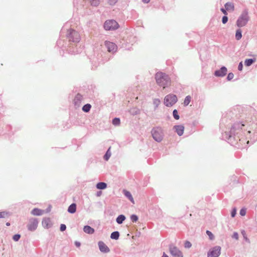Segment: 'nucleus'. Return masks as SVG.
I'll return each mask as SVG.
<instances>
[{"mask_svg":"<svg viewBox=\"0 0 257 257\" xmlns=\"http://www.w3.org/2000/svg\"><path fill=\"white\" fill-rule=\"evenodd\" d=\"M246 125L245 123L235 122L231 125V127L226 128L224 132L222 133V139L227 141L231 145L236 148L241 147L240 144L243 142V138L241 137L242 133V127Z\"/></svg>","mask_w":257,"mask_h":257,"instance_id":"obj_1","label":"nucleus"},{"mask_svg":"<svg viewBox=\"0 0 257 257\" xmlns=\"http://www.w3.org/2000/svg\"><path fill=\"white\" fill-rule=\"evenodd\" d=\"M157 83L163 88L168 87L171 84V79L168 75L162 72H158L155 75Z\"/></svg>","mask_w":257,"mask_h":257,"instance_id":"obj_2","label":"nucleus"},{"mask_svg":"<svg viewBox=\"0 0 257 257\" xmlns=\"http://www.w3.org/2000/svg\"><path fill=\"white\" fill-rule=\"evenodd\" d=\"M244 134L246 139H249L251 143H254L257 140V124L252 123L250 130Z\"/></svg>","mask_w":257,"mask_h":257,"instance_id":"obj_3","label":"nucleus"},{"mask_svg":"<svg viewBox=\"0 0 257 257\" xmlns=\"http://www.w3.org/2000/svg\"><path fill=\"white\" fill-rule=\"evenodd\" d=\"M66 36L69 42L74 43H78L80 40V36L78 32L72 29L68 30Z\"/></svg>","mask_w":257,"mask_h":257,"instance_id":"obj_4","label":"nucleus"},{"mask_svg":"<svg viewBox=\"0 0 257 257\" xmlns=\"http://www.w3.org/2000/svg\"><path fill=\"white\" fill-rule=\"evenodd\" d=\"M248 20V12L245 10L242 12L240 16L238 17L236 25L239 28L244 27L247 23Z\"/></svg>","mask_w":257,"mask_h":257,"instance_id":"obj_5","label":"nucleus"},{"mask_svg":"<svg viewBox=\"0 0 257 257\" xmlns=\"http://www.w3.org/2000/svg\"><path fill=\"white\" fill-rule=\"evenodd\" d=\"M153 138L157 142H161L164 137L163 130L160 127H154L151 131Z\"/></svg>","mask_w":257,"mask_h":257,"instance_id":"obj_6","label":"nucleus"},{"mask_svg":"<svg viewBox=\"0 0 257 257\" xmlns=\"http://www.w3.org/2000/svg\"><path fill=\"white\" fill-rule=\"evenodd\" d=\"M178 101L177 96L174 94H170L165 97L164 103L167 107H171Z\"/></svg>","mask_w":257,"mask_h":257,"instance_id":"obj_7","label":"nucleus"},{"mask_svg":"<svg viewBox=\"0 0 257 257\" xmlns=\"http://www.w3.org/2000/svg\"><path fill=\"white\" fill-rule=\"evenodd\" d=\"M103 27L105 30L112 31L117 29L119 25L116 21L109 20L105 22Z\"/></svg>","mask_w":257,"mask_h":257,"instance_id":"obj_8","label":"nucleus"},{"mask_svg":"<svg viewBox=\"0 0 257 257\" xmlns=\"http://www.w3.org/2000/svg\"><path fill=\"white\" fill-rule=\"evenodd\" d=\"M234 114V113L232 111H229L226 113L223 114L220 123V127L222 130V131H224L223 128L224 126H225V123L227 122V119H231L232 118L233 119V116Z\"/></svg>","mask_w":257,"mask_h":257,"instance_id":"obj_9","label":"nucleus"},{"mask_svg":"<svg viewBox=\"0 0 257 257\" xmlns=\"http://www.w3.org/2000/svg\"><path fill=\"white\" fill-rule=\"evenodd\" d=\"M169 251L171 254L174 257H183V253L176 246L171 244L169 246Z\"/></svg>","mask_w":257,"mask_h":257,"instance_id":"obj_10","label":"nucleus"},{"mask_svg":"<svg viewBox=\"0 0 257 257\" xmlns=\"http://www.w3.org/2000/svg\"><path fill=\"white\" fill-rule=\"evenodd\" d=\"M221 253V247L215 246L212 247L207 253V257H218Z\"/></svg>","mask_w":257,"mask_h":257,"instance_id":"obj_11","label":"nucleus"},{"mask_svg":"<svg viewBox=\"0 0 257 257\" xmlns=\"http://www.w3.org/2000/svg\"><path fill=\"white\" fill-rule=\"evenodd\" d=\"M38 224V220L36 218L32 219L30 220L29 223L27 225L28 229L31 231H35Z\"/></svg>","mask_w":257,"mask_h":257,"instance_id":"obj_12","label":"nucleus"},{"mask_svg":"<svg viewBox=\"0 0 257 257\" xmlns=\"http://www.w3.org/2000/svg\"><path fill=\"white\" fill-rule=\"evenodd\" d=\"M105 46L109 52L114 53L116 51L117 47L116 45L109 41L105 42Z\"/></svg>","mask_w":257,"mask_h":257,"instance_id":"obj_13","label":"nucleus"},{"mask_svg":"<svg viewBox=\"0 0 257 257\" xmlns=\"http://www.w3.org/2000/svg\"><path fill=\"white\" fill-rule=\"evenodd\" d=\"M227 69L226 67L222 66L220 69L216 70L214 73V75L216 77H222L227 74Z\"/></svg>","mask_w":257,"mask_h":257,"instance_id":"obj_14","label":"nucleus"},{"mask_svg":"<svg viewBox=\"0 0 257 257\" xmlns=\"http://www.w3.org/2000/svg\"><path fill=\"white\" fill-rule=\"evenodd\" d=\"M98 245L100 251L103 253H108L110 251L109 247L102 241L98 242Z\"/></svg>","mask_w":257,"mask_h":257,"instance_id":"obj_15","label":"nucleus"},{"mask_svg":"<svg viewBox=\"0 0 257 257\" xmlns=\"http://www.w3.org/2000/svg\"><path fill=\"white\" fill-rule=\"evenodd\" d=\"M83 97L82 96L79 94L78 93L75 97L73 102L74 104L76 107H79L80 106V103L81 102V101L82 100Z\"/></svg>","mask_w":257,"mask_h":257,"instance_id":"obj_16","label":"nucleus"},{"mask_svg":"<svg viewBox=\"0 0 257 257\" xmlns=\"http://www.w3.org/2000/svg\"><path fill=\"white\" fill-rule=\"evenodd\" d=\"M175 132L179 136H181L184 133V127L182 125H176L174 126Z\"/></svg>","mask_w":257,"mask_h":257,"instance_id":"obj_17","label":"nucleus"},{"mask_svg":"<svg viewBox=\"0 0 257 257\" xmlns=\"http://www.w3.org/2000/svg\"><path fill=\"white\" fill-rule=\"evenodd\" d=\"M81 48L78 49L77 48H71V46H70L67 50L69 53L75 55L81 53Z\"/></svg>","mask_w":257,"mask_h":257,"instance_id":"obj_18","label":"nucleus"},{"mask_svg":"<svg viewBox=\"0 0 257 257\" xmlns=\"http://www.w3.org/2000/svg\"><path fill=\"white\" fill-rule=\"evenodd\" d=\"M42 223L43 226L46 228H49L51 226V220L49 218L43 219Z\"/></svg>","mask_w":257,"mask_h":257,"instance_id":"obj_19","label":"nucleus"},{"mask_svg":"<svg viewBox=\"0 0 257 257\" xmlns=\"http://www.w3.org/2000/svg\"><path fill=\"white\" fill-rule=\"evenodd\" d=\"M83 231L89 234H92L94 232V229L89 225H85L83 227Z\"/></svg>","mask_w":257,"mask_h":257,"instance_id":"obj_20","label":"nucleus"},{"mask_svg":"<svg viewBox=\"0 0 257 257\" xmlns=\"http://www.w3.org/2000/svg\"><path fill=\"white\" fill-rule=\"evenodd\" d=\"M224 7L228 11L233 12L234 10V4L231 2H227L224 5Z\"/></svg>","mask_w":257,"mask_h":257,"instance_id":"obj_21","label":"nucleus"},{"mask_svg":"<svg viewBox=\"0 0 257 257\" xmlns=\"http://www.w3.org/2000/svg\"><path fill=\"white\" fill-rule=\"evenodd\" d=\"M44 211L40 209L35 208L31 211V213L34 215L40 216L41 215Z\"/></svg>","mask_w":257,"mask_h":257,"instance_id":"obj_22","label":"nucleus"},{"mask_svg":"<svg viewBox=\"0 0 257 257\" xmlns=\"http://www.w3.org/2000/svg\"><path fill=\"white\" fill-rule=\"evenodd\" d=\"M67 211L70 213H71V214L74 213L76 211V204L74 203H72L68 207Z\"/></svg>","mask_w":257,"mask_h":257,"instance_id":"obj_23","label":"nucleus"},{"mask_svg":"<svg viewBox=\"0 0 257 257\" xmlns=\"http://www.w3.org/2000/svg\"><path fill=\"white\" fill-rule=\"evenodd\" d=\"M96 187L98 189L103 190L106 188L107 184L105 182H98V183H97Z\"/></svg>","mask_w":257,"mask_h":257,"instance_id":"obj_24","label":"nucleus"},{"mask_svg":"<svg viewBox=\"0 0 257 257\" xmlns=\"http://www.w3.org/2000/svg\"><path fill=\"white\" fill-rule=\"evenodd\" d=\"M123 194L125 197L129 199V200H130L133 203H135L134 198L130 192L126 190H123Z\"/></svg>","mask_w":257,"mask_h":257,"instance_id":"obj_25","label":"nucleus"},{"mask_svg":"<svg viewBox=\"0 0 257 257\" xmlns=\"http://www.w3.org/2000/svg\"><path fill=\"white\" fill-rule=\"evenodd\" d=\"M125 219L126 217L124 215L120 214L118 215L116 218V221L118 224H120L122 223V222L125 220Z\"/></svg>","mask_w":257,"mask_h":257,"instance_id":"obj_26","label":"nucleus"},{"mask_svg":"<svg viewBox=\"0 0 257 257\" xmlns=\"http://www.w3.org/2000/svg\"><path fill=\"white\" fill-rule=\"evenodd\" d=\"M86 1L88 2L91 6L95 7L98 6L100 3V0H86Z\"/></svg>","mask_w":257,"mask_h":257,"instance_id":"obj_27","label":"nucleus"},{"mask_svg":"<svg viewBox=\"0 0 257 257\" xmlns=\"http://www.w3.org/2000/svg\"><path fill=\"white\" fill-rule=\"evenodd\" d=\"M119 232L117 231L112 232L110 235V238L112 239L117 240L119 238Z\"/></svg>","mask_w":257,"mask_h":257,"instance_id":"obj_28","label":"nucleus"},{"mask_svg":"<svg viewBox=\"0 0 257 257\" xmlns=\"http://www.w3.org/2000/svg\"><path fill=\"white\" fill-rule=\"evenodd\" d=\"M255 61V59L254 58L247 59L244 61V65L246 66H249L252 65Z\"/></svg>","mask_w":257,"mask_h":257,"instance_id":"obj_29","label":"nucleus"},{"mask_svg":"<svg viewBox=\"0 0 257 257\" xmlns=\"http://www.w3.org/2000/svg\"><path fill=\"white\" fill-rule=\"evenodd\" d=\"M242 38V31L240 29H238L236 31L235 39L237 40H239Z\"/></svg>","mask_w":257,"mask_h":257,"instance_id":"obj_30","label":"nucleus"},{"mask_svg":"<svg viewBox=\"0 0 257 257\" xmlns=\"http://www.w3.org/2000/svg\"><path fill=\"white\" fill-rule=\"evenodd\" d=\"M91 108V105L89 103H87L83 106L82 109L84 112H88L90 111Z\"/></svg>","mask_w":257,"mask_h":257,"instance_id":"obj_31","label":"nucleus"},{"mask_svg":"<svg viewBox=\"0 0 257 257\" xmlns=\"http://www.w3.org/2000/svg\"><path fill=\"white\" fill-rule=\"evenodd\" d=\"M110 147H109L108 150H107L106 152L105 153V155L103 156V159L105 161L108 160V159L110 158L111 156V152L110 151Z\"/></svg>","mask_w":257,"mask_h":257,"instance_id":"obj_32","label":"nucleus"},{"mask_svg":"<svg viewBox=\"0 0 257 257\" xmlns=\"http://www.w3.org/2000/svg\"><path fill=\"white\" fill-rule=\"evenodd\" d=\"M191 97L190 95H187V96H186L183 102L184 105L185 106L188 105L191 101Z\"/></svg>","mask_w":257,"mask_h":257,"instance_id":"obj_33","label":"nucleus"},{"mask_svg":"<svg viewBox=\"0 0 257 257\" xmlns=\"http://www.w3.org/2000/svg\"><path fill=\"white\" fill-rule=\"evenodd\" d=\"M120 123V120L119 118L115 117L112 120V123L115 126L119 125Z\"/></svg>","mask_w":257,"mask_h":257,"instance_id":"obj_34","label":"nucleus"},{"mask_svg":"<svg viewBox=\"0 0 257 257\" xmlns=\"http://www.w3.org/2000/svg\"><path fill=\"white\" fill-rule=\"evenodd\" d=\"M160 100L158 98H155L153 100V104L155 105V110L156 109L160 104Z\"/></svg>","mask_w":257,"mask_h":257,"instance_id":"obj_35","label":"nucleus"},{"mask_svg":"<svg viewBox=\"0 0 257 257\" xmlns=\"http://www.w3.org/2000/svg\"><path fill=\"white\" fill-rule=\"evenodd\" d=\"M10 213L7 211L0 212V218H4L9 216Z\"/></svg>","mask_w":257,"mask_h":257,"instance_id":"obj_36","label":"nucleus"},{"mask_svg":"<svg viewBox=\"0 0 257 257\" xmlns=\"http://www.w3.org/2000/svg\"><path fill=\"white\" fill-rule=\"evenodd\" d=\"M173 117L174 118L176 119V120H178L180 118V116L178 114V111L177 109H174L173 111Z\"/></svg>","mask_w":257,"mask_h":257,"instance_id":"obj_37","label":"nucleus"},{"mask_svg":"<svg viewBox=\"0 0 257 257\" xmlns=\"http://www.w3.org/2000/svg\"><path fill=\"white\" fill-rule=\"evenodd\" d=\"M138 217L136 214H132L131 216V219L133 222H136L138 220Z\"/></svg>","mask_w":257,"mask_h":257,"instance_id":"obj_38","label":"nucleus"},{"mask_svg":"<svg viewBox=\"0 0 257 257\" xmlns=\"http://www.w3.org/2000/svg\"><path fill=\"white\" fill-rule=\"evenodd\" d=\"M206 233L210 240H213L214 238V236L211 231L207 230Z\"/></svg>","mask_w":257,"mask_h":257,"instance_id":"obj_39","label":"nucleus"},{"mask_svg":"<svg viewBox=\"0 0 257 257\" xmlns=\"http://www.w3.org/2000/svg\"><path fill=\"white\" fill-rule=\"evenodd\" d=\"M21 238V235L20 234H16L13 236V239L15 241H18Z\"/></svg>","mask_w":257,"mask_h":257,"instance_id":"obj_40","label":"nucleus"},{"mask_svg":"<svg viewBox=\"0 0 257 257\" xmlns=\"http://www.w3.org/2000/svg\"><path fill=\"white\" fill-rule=\"evenodd\" d=\"M233 77H234L233 73L232 72H230L228 74L227 76L226 77V79L228 81H230L231 80H232L233 78Z\"/></svg>","mask_w":257,"mask_h":257,"instance_id":"obj_41","label":"nucleus"},{"mask_svg":"<svg viewBox=\"0 0 257 257\" xmlns=\"http://www.w3.org/2000/svg\"><path fill=\"white\" fill-rule=\"evenodd\" d=\"M192 244L188 240H186L184 243V247L186 248H189L191 247Z\"/></svg>","mask_w":257,"mask_h":257,"instance_id":"obj_42","label":"nucleus"},{"mask_svg":"<svg viewBox=\"0 0 257 257\" xmlns=\"http://www.w3.org/2000/svg\"><path fill=\"white\" fill-rule=\"evenodd\" d=\"M228 20V18L227 16H223L222 18V23L223 24H226Z\"/></svg>","mask_w":257,"mask_h":257,"instance_id":"obj_43","label":"nucleus"},{"mask_svg":"<svg viewBox=\"0 0 257 257\" xmlns=\"http://www.w3.org/2000/svg\"><path fill=\"white\" fill-rule=\"evenodd\" d=\"M236 214V209L235 208H233L231 211V216L232 217H234Z\"/></svg>","mask_w":257,"mask_h":257,"instance_id":"obj_44","label":"nucleus"},{"mask_svg":"<svg viewBox=\"0 0 257 257\" xmlns=\"http://www.w3.org/2000/svg\"><path fill=\"white\" fill-rule=\"evenodd\" d=\"M239 213L241 216H244L246 214V209L244 208L241 209Z\"/></svg>","mask_w":257,"mask_h":257,"instance_id":"obj_45","label":"nucleus"},{"mask_svg":"<svg viewBox=\"0 0 257 257\" xmlns=\"http://www.w3.org/2000/svg\"><path fill=\"white\" fill-rule=\"evenodd\" d=\"M66 229V226L64 224H61L60 227V230L61 231H64Z\"/></svg>","mask_w":257,"mask_h":257,"instance_id":"obj_46","label":"nucleus"},{"mask_svg":"<svg viewBox=\"0 0 257 257\" xmlns=\"http://www.w3.org/2000/svg\"><path fill=\"white\" fill-rule=\"evenodd\" d=\"M117 2V0H108V4L111 6L114 5Z\"/></svg>","mask_w":257,"mask_h":257,"instance_id":"obj_47","label":"nucleus"},{"mask_svg":"<svg viewBox=\"0 0 257 257\" xmlns=\"http://www.w3.org/2000/svg\"><path fill=\"white\" fill-rule=\"evenodd\" d=\"M232 237L233 238H234V239H236V240L238 239V233L236 232H234L233 233L232 235Z\"/></svg>","mask_w":257,"mask_h":257,"instance_id":"obj_48","label":"nucleus"},{"mask_svg":"<svg viewBox=\"0 0 257 257\" xmlns=\"http://www.w3.org/2000/svg\"><path fill=\"white\" fill-rule=\"evenodd\" d=\"M220 11L222 12V13L224 15V16H227V11H228L227 10H226V9L224 8H221L220 9Z\"/></svg>","mask_w":257,"mask_h":257,"instance_id":"obj_49","label":"nucleus"},{"mask_svg":"<svg viewBox=\"0 0 257 257\" xmlns=\"http://www.w3.org/2000/svg\"><path fill=\"white\" fill-rule=\"evenodd\" d=\"M242 69H243V64H242V62H240L239 64H238V70L240 71H242Z\"/></svg>","mask_w":257,"mask_h":257,"instance_id":"obj_50","label":"nucleus"},{"mask_svg":"<svg viewBox=\"0 0 257 257\" xmlns=\"http://www.w3.org/2000/svg\"><path fill=\"white\" fill-rule=\"evenodd\" d=\"M61 42H62V40H61L57 41V44L58 47H61Z\"/></svg>","mask_w":257,"mask_h":257,"instance_id":"obj_51","label":"nucleus"},{"mask_svg":"<svg viewBox=\"0 0 257 257\" xmlns=\"http://www.w3.org/2000/svg\"><path fill=\"white\" fill-rule=\"evenodd\" d=\"M75 245L77 246V247H79L81 245V243L80 242H78V241H75Z\"/></svg>","mask_w":257,"mask_h":257,"instance_id":"obj_52","label":"nucleus"},{"mask_svg":"<svg viewBox=\"0 0 257 257\" xmlns=\"http://www.w3.org/2000/svg\"><path fill=\"white\" fill-rule=\"evenodd\" d=\"M162 257H169V256L165 252H164L163 253V255H162Z\"/></svg>","mask_w":257,"mask_h":257,"instance_id":"obj_53","label":"nucleus"},{"mask_svg":"<svg viewBox=\"0 0 257 257\" xmlns=\"http://www.w3.org/2000/svg\"><path fill=\"white\" fill-rule=\"evenodd\" d=\"M101 194V191H98L96 193V196H100V195Z\"/></svg>","mask_w":257,"mask_h":257,"instance_id":"obj_54","label":"nucleus"},{"mask_svg":"<svg viewBox=\"0 0 257 257\" xmlns=\"http://www.w3.org/2000/svg\"><path fill=\"white\" fill-rule=\"evenodd\" d=\"M142 1H143L144 3H146V4H147V3H149V2H150V0H142Z\"/></svg>","mask_w":257,"mask_h":257,"instance_id":"obj_55","label":"nucleus"},{"mask_svg":"<svg viewBox=\"0 0 257 257\" xmlns=\"http://www.w3.org/2000/svg\"><path fill=\"white\" fill-rule=\"evenodd\" d=\"M6 225L7 226H10V222H7L6 223Z\"/></svg>","mask_w":257,"mask_h":257,"instance_id":"obj_56","label":"nucleus"},{"mask_svg":"<svg viewBox=\"0 0 257 257\" xmlns=\"http://www.w3.org/2000/svg\"><path fill=\"white\" fill-rule=\"evenodd\" d=\"M244 239H245L246 240H248V239L247 238V237H244Z\"/></svg>","mask_w":257,"mask_h":257,"instance_id":"obj_57","label":"nucleus"},{"mask_svg":"<svg viewBox=\"0 0 257 257\" xmlns=\"http://www.w3.org/2000/svg\"><path fill=\"white\" fill-rule=\"evenodd\" d=\"M249 140H248V141H247V144H248V143H249Z\"/></svg>","mask_w":257,"mask_h":257,"instance_id":"obj_58","label":"nucleus"}]
</instances>
